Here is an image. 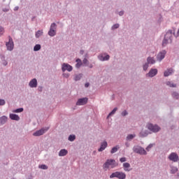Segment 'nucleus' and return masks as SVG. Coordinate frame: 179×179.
I'll return each mask as SVG.
<instances>
[{"label":"nucleus","mask_w":179,"mask_h":179,"mask_svg":"<svg viewBox=\"0 0 179 179\" xmlns=\"http://www.w3.org/2000/svg\"><path fill=\"white\" fill-rule=\"evenodd\" d=\"M118 149H120V146L119 145H116L115 147H113L112 148V150H110V153L113 155L114 153H116V152H118Z\"/></svg>","instance_id":"22"},{"label":"nucleus","mask_w":179,"mask_h":179,"mask_svg":"<svg viewBox=\"0 0 179 179\" xmlns=\"http://www.w3.org/2000/svg\"><path fill=\"white\" fill-rule=\"evenodd\" d=\"M6 101L3 99H0V106H5Z\"/></svg>","instance_id":"39"},{"label":"nucleus","mask_w":179,"mask_h":179,"mask_svg":"<svg viewBox=\"0 0 179 179\" xmlns=\"http://www.w3.org/2000/svg\"><path fill=\"white\" fill-rule=\"evenodd\" d=\"M29 86L30 87H37V80L36 78L32 79L29 82Z\"/></svg>","instance_id":"14"},{"label":"nucleus","mask_w":179,"mask_h":179,"mask_svg":"<svg viewBox=\"0 0 179 179\" xmlns=\"http://www.w3.org/2000/svg\"><path fill=\"white\" fill-rule=\"evenodd\" d=\"M82 76H83V74L76 75L74 78V80L76 81L80 80V79H82Z\"/></svg>","instance_id":"28"},{"label":"nucleus","mask_w":179,"mask_h":179,"mask_svg":"<svg viewBox=\"0 0 179 179\" xmlns=\"http://www.w3.org/2000/svg\"><path fill=\"white\" fill-rule=\"evenodd\" d=\"M43 30H38V31H36V34H35L36 38H38L41 37V35L43 34Z\"/></svg>","instance_id":"24"},{"label":"nucleus","mask_w":179,"mask_h":179,"mask_svg":"<svg viewBox=\"0 0 179 179\" xmlns=\"http://www.w3.org/2000/svg\"><path fill=\"white\" fill-rule=\"evenodd\" d=\"M156 75H157V69H152L147 74V76H149L150 78H153V76H156Z\"/></svg>","instance_id":"13"},{"label":"nucleus","mask_w":179,"mask_h":179,"mask_svg":"<svg viewBox=\"0 0 179 179\" xmlns=\"http://www.w3.org/2000/svg\"><path fill=\"white\" fill-rule=\"evenodd\" d=\"M131 167V164L128 162H125L123 164V169L124 171H131V169H129Z\"/></svg>","instance_id":"16"},{"label":"nucleus","mask_w":179,"mask_h":179,"mask_svg":"<svg viewBox=\"0 0 179 179\" xmlns=\"http://www.w3.org/2000/svg\"><path fill=\"white\" fill-rule=\"evenodd\" d=\"M8 121V117L6 116H3L0 118L1 124H5Z\"/></svg>","instance_id":"25"},{"label":"nucleus","mask_w":179,"mask_h":179,"mask_svg":"<svg viewBox=\"0 0 179 179\" xmlns=\"http://www.w3.org/2000/svg\"><path fill=\"white\" fill-rule=\"evenodd\" d=\"M3 33H5V29H3V27H0V36H2Z\"/></svg>","instance_id":"36"},{"label":"nucleus","mask_w":179,"mask_h":179,"mask_svg":"<svg viewBox=\"0 0 179 179\" xmlns=\"http://www.w3.org/2000/svg\"><path fill=\"white\" fill-rule=\"evenodd\" d=\"M168 159L171 162H173V163H177V162H178L179 160V157H178V155H177V153L171 152L168 157Z\"/></svg>","instance_id":"5"},{"label":"nucleus","mask_w":179,"mask_h":179,"mask_svg":"<svg viewBox=\"0 0 179 179\" xmlns=\"http://www.w3.org/2000/svg\"><path fill=\"white\" fill-rule=\"evenodd\" d=\"M10 120H13L15 121H19V120H20V117H19V115L16 114H10Z\"/></svg>","instance_id":"17"},{"label":"nucleus","mask_w":179,"mask_h":179,"mask_svg":"<svg viewBox=\"0 0 179 179\" xmlns=\"http://www.w3.org/2000/svg\"><path fill=\"white\" fill-rule=\"evenodd\" d=\"M173 42V31H169L165 34L164 38L162 42L163 47H166L167 44H170Z\"/></svg>","instance_id":"2"},{"label":"nucleus","mask_w":179,"mask_h":179,"mask_svg":"<svg viewBox=\"0 0 179 179\" xmlns=\"http://www.w3.org/2000/svg\"><path fill=\"white\" fill-rule=\"evenodd\" d=\"M41 49V45L40 44H37L34 48V51H40Z\"/></svg>","instance_id":"26"},{"label":"nucleus","mask_w":179,"mask_h":179,"mask_svg":"<svg viewBox=\"0 0 179 179\" xmlns=\"http://www.w3.org/2000/svg\"><path fill=\"white\" fill-rule=\"evenodd\" d=\"M173 73V69H169L164 73V76H170Z\"/></svg>","instance_id":"20"},{"label":"nucleus","mask_w":179,"mask_h":179,"mask_svg":"<svg viewBox=\"0 0 179 179\" xmlns=\"http://www.w3.org/2000/svg\"><path fill=\"white\" fill-rule=\"evenodd\" d=\"M119 15H120V16H122V15H124V12L123 11H120L119 13Z\"/></svg>","instance_id":"44"},{"label":"nucleus","mask_w":179,"mask_h":179,"mask_svg":"<svg viewBox=\"0 0 179 179\" xmlns=\"http://www.w3.org/2000/svg\"><path fill=\"white\" fill-rule=\"evenodd\" d=\"M7 64H8V63H7V62H5L4 65H7Z\"/></svg>","instance_id":"47"},{"label":"nucleus","mask_w":179,"mask_h":179,"mask_svg":"<svg viewBox=\"0 0 179 179\" xmlns=\"http://www.w3.org/2000/svg\"><path fill=\"white\" fill-rule=\"evenodd\" d=\"M118 27H120V24H115L112 27V29L114 30L115 29H118Z\"/></svg>","instance_id":"37"},{"label":"nucleus","mask_w":179,"mask_h":179,"mask_svg":"<svg viewBox=\"0 0 179 179\" xmlns=\"http://www.w3.org/2000/svg\"><path fill=\"white\" fill-rule=\"evenodd\" d=\"M6 45L8 51H12V50H13V47H14L13 40L10 36H9V41L8 43H6Z\"/></svg>","instance_id":"9"},{"label":"nucleus","mask_w":179,"mask_h":179,"mask_svg":"<svg viewBox=\"0 0 179 179\" xmlns=\"http://www.w3.org/2000/svg\"><path fill=\"white\" fill-rule=\"evenodd\" d=\"M147 61H148V64H153L156 63V60H155L153 57H150L147 59Z\"/></svg>","instance_id":"23"},{"label":"nucleus","mask_w":179,"mask_h":179,"mask_svg":"<svg viewBox=\"0 0 179 179\" xmlns=\"http://www.w3.org/2000/svg\"><path fill=\"white\" fill-rule=\"evenodd\" d=\"M75 139H76V136L75 135H70L69 136V141H70V142H73Z\"/></svg>","instance_id":"30"},{"label":"nucleus","mask_w":179,"mask_h":179,"mask_svg":"<svg viewBox=\"0 0 179 179\" xmlns=\"http://www.w3.org/2000/svg\"><path fill=\"white\" fill-rule=\"evenodd\" d=\"M83 64H87V59H83Z\"/></svg>","instance_id":"43"},{"label":"nucleus","mask_w":179,"mask_h":179,"mask_svg":"<svg viewBox=\"0 0 179 179\" xmlns=\"http://www.w3.org/2000/svg\"><path fill=\"white\" fill-rule=\"evenodd\" d=\"M39 169H42V170H47V169H48V166L45 164H42L39 166Z\"/></svg>","instance_id":"32"},{"label":"nucleus","mask_w":179,"mask_h":179,"mask_svg":"<svg viewBox=\"0 0 179 179\" xmlns=\"http://www.w3.org/2000/svg\"><path fill=\"white\" fill-rule=\"evenodd\" d=\"M148 131L144 130H142L139 134V136H141V138H145V136H148Z\"/></svg>","instance_id":"21"},{"label":"nucleus","mask_w":179,"mask_h":179,"mask_svg":"<svg viewBox=\"0 0 179 179\" xmlns=\"http://www.w3.org/2000/svg\"><path fill=\"white\" fill-rule=\"evenodd\" d=\"M90 85V84L89 83H85V86L86 87H89Z\"/></svg>","instance_id":"45"},{"label":"nucleus","mask_w":179,"mask_h":179,"mask_svg":"<svg viewBox=\"0 0 179 179\" xmlns=\"http://www.w3.org/2000/svg\"><path fill=\"white\" fill-rule=\"evenodd\" d=\"M19 9V7H15V10H17Z\"/></svg>","instance_id":"46"},{"label":"nucleus","mask_w":179,"mask_h":179,"mask_svg":"<svg viewBox=\"0 0 179 179\" xmlns=\"http://www.w3.org/2000/svg\"><path fill=\"white\" fill-rule=\"evenodd\" d=\"M100 61H108L110 59V55H107L106 57L103 55L99 56Z\"/></svg>","instance_id":"19"},{"label":"nucleus","mask_w":179,"mask_h":179,"mask_svg":"<svg viewBox=\"0 0 179 179\" xmlns=\"http://www.w3.org/2000/svg\"><path fill=\"white\" fill-rule=\"evenodd\" d=\"M117 166H118V164H117V162H115V159H108L103 164V169L106 171L108 170V169H114L115 167H117Z\"/></svg>","instance_id":"1"},{"label":"nucleus","mask_w":179,"mask_h":179,"mask_svg":"<svg viewBox=\"0 0 179 179\" xmlns=\"http://www.w3.org/2000/svg\"><path fill=\"white\" fill-rule=\"evenodd\" d=\"M167 86H169L170 87H176V85H173V83H171L170 81H168L166 83Z\"/></svg>","instance_id":"34"},{"label":"nucleus","mask_w":179,"mask_h":179,"mask_svg":"<svg viewBox=\"0 0 179 179\" xmlns=\"http://www.w3.org/2000/svg\"><path fill=\"white\" fill-rule=\"evenodd\" d=\"M133 150L135 153H138V155H146V150L142 147L135 146Z\"/></svg>","instance_id":"6"},{"label":"nucleus","mask_w":179,"mask_h":179,"mask_svg":"<svg viewBox=\"0 0 179 179\" xmlns=\"http://www.w3.org/2000/svg\"><path fill=\"white\" fill-rule=\"evenodd\" d=\"M68 155V150L63 149L61 150L59 152V156L63 157V156H66Z\"/></svg>","instance_id":"18"},{"label":"nucleus","mask_w":179,"mask_h":179,"mask_svg":"<svg viewBox=\"0 0 179 179\" xmlns=\"http://www.w3.org/2000/svg\"><path fill=\"white\" fill-rule=\"evenodd\" d=\"M126 145L128 147V143H126Z\"/></svg>","instance_id":"48"},{"label":"nucleus","mask_w":179,"mask_h":179,"mask_svg":"<svg viewBox=\"0 0 179 179\" xmlns=\"http://www.w3.org/2000/svg\"><path fill=\"white\" fill-rule=\"evenodd\" d=\"M135 136V134H129L127 136V141H131V139H134Z\"/></svg>","instance_id":"29"},{"label":"nucleus","mask_w":179,"mask_h":179,"mask_svg":"<svg viewBox=\"0 0 179 179\" xmlns=\"http://www.w3.org/2000/svg\"><path fill=\"white\" fill-rule=\"evenodd\" d=\"M147 127L150 131H152V132H159L160 131V127L156 124H148Z\"/></svg>","instance_id":"7"},{"label":"nucleus","mask_w":179,"mask_h":179,"mask_svg":"<svg viewBox=\"0 0 179 179\" xmlns=\"http://www.w3.org/2000/svg\"><path fill=\"white\" fill-rule=\"evenodd\" d=\"M153 148V144H150L147 148L146 150H149V149H152Z\"/></svg>","instance_id":"42"},{"label":"nucleus","mask_w":179,"mask_h":179,"mask_svg":"<svg viewBox=\"0 0 179 179\" xmlns=\"http://www.w3.org/2000/svg\"><path fill=\"white\" fill-rule=\"evenodd\" d=\"M107 141H103L101 145L100 148H99L98 152H103L107 148Z\"/></svg>","instance_id":"15"},{"label":"nucleus","mask_w":179,"mask_h":179,"mask_svg":"<svg viewBox=\"0 0 179 179\" xmlns=\"http://www.w3.org/2000/svg\"><path fill=\"white\" fill-rule=\"evenodd\" d=\"M48 131V128L47 129H41L40 130L36 131L33 134L34 136H41V135H44L45 132Z\"/></svg>","instance_id":"10"},{"label":"nucleus","mask_w":179,"mask_h":179,"mask_svg":"<svg viewBox=\"0 0 179 179\" xmlns=\"http://www.w3.org/2000/svg\"><path fill=\"white\" fill-rule=\"evenodd\" d=\"M172 96H173V99H179V94L177 92H173Z\"/></svg>","instance_id":"33"},{"label":"nucleus","mask_w":179,"mask_h":179,"mask_svg":"<svg viewBox=\"0 0 179 179\" xmlns=\"http://www.w3.org/2000/svg\"><path fill=\"white\" fill-rule=\"evenodd\" d=\"M166 50H162V52H160L157 56V61L160 62L164 59V57H166Z\"/></svg>","instance_id":"11"},{"label":"nucleus","mask_w":179,"mask_h":179,"mask_svg":"<svg viewBox=\"0 0 179 179\" xmlns=\"http://www.w3.org/2000/svg\"><path fill=\"white\" fill-rule=\"evenodd\" d=\"M117 108H115L108 115V117H110L111 115H114V114H115V113L117 112Z\"/></svg>","instance_id":"31"},{"label":"nucleus","mask_w":179,"mask_h":179,"mask_svg":"<svg viewBox=\"0 0 179 179\" xmlns=\"http://www.w3.org/2000/svg\"><path fill=\"white\" fill-rule=\"evenodd\" d=\"M122 117H125V115H128V112H127V110H124L122 113Z\"/></svg>","instance_id":"41"},{"label":"nucleus","mask_w":179,"mask_h":179,"mask_svg":"<svg viewBox=\"0 0 179 179\" xmlns=\"http://www.w3.org/2000/svg\"><path fill=\"white\" fill-rule=\"evenodd\" d=\"M87 98H82L79 99L76 103L77 106H85V104H87Z\"/></svg>","instance_id":"12"},{"label":"nucleus","mask_w":179,"mask_h":179,"mask_svg":"<svg viewBox=\"0 0 179 179\" xmlns=\"http://www.w3.org/2000/svg\"><path fill=\"white\" fill-rule=\"evenodd\" d=\"M48 34L50 36V37H54V36L57 34V24L52 23L51 24Z\"/></svg>","instance_id":"4"},{"label":"nucleus","mask_w":179,"mask_h":179,"mask_svg":"<svg viewBox=\"0 0 179 179\" xmlns=\"http://www.w3.org/2000/svg\"><path fill=\"white\" fill-rule=\"evenodd\" d=\"M120 162H121V163H124L125 162H127V158L126 157H122L120 159Z\"/></svg>","instance_id":"40"},{"label":"nucleus","mask_w":179,"mask_h":179,"mask_svg":"<svg viewBox=\"0 0 179 179\" xmlns=\"http://www.w3.org/2000/svg\"><path fill=\"white\" fill-rule=\"evenodd\" d=\"M110 178L126 179L127 174L122 171H116L110 176Z\"/></svg>","instance_id":"3"},{"label":"nucleus","mask_w":179,"mask_h":179,"mask_svg":"<svg viewBox=\"0 0 179 179\" xmlns=\"http://www.w3.org/2000/svg\"><path fill=\"white\" fill-rule=\"evenodd\" d=\"M77 64H76V68H80V66L82 65V61L80 59H78L76 60Z\"/></svg>","instance_id":"27"},{"label":"nucleus","mask_w":179,"mask_h":179,"mask_svg":"<svg viewBox=\"0 0 179 179\" xmlns=\"http://www.w3.org/2000/svg\"><path fill=\"white\" fill-rule=\"evenodd\" d=\"M176 171H177V169H176Z\"/></svg>","instance_id":"49"},{"label":"nucleus","mask_w":179,"mask_h":179,"mask_svg":"<svg viewBox=\"0 0 179 179\" xmlns=\"http://www.w3.org/2000/svg\"><path fill=\"white\" fill-rule=\"evenodd\" d=\"M148 68H149V64L147 63L143 66V71H147Z\"/></svg>","instance_id":"38"},{"label":"nucleus","mask_w":179,"mask_h":179,"mask_svg":"<svg viewBox=\"0 0 179 179\" xmlns=\"http://www.w3.org/2000/svg\"><path fill=\"white\" fill-rule=\"evenodd\" d=\"M23 112V108H20L13 111V113H22Z\"/></svg>","instance_id":"35"},{"label":"nucleus","mask_w":179,"mask_h":179,"mask_svg":"<svg viewBox=\"0 0 179 179\" xmlns=\"http://www.w3.org/2000/svg\"><path fill=\"white\" fill-rule=\"evenodd\" d=\"M73 69L72 68V66H71L66 63L63 64L62 66V72H65V71H68V72H72Z\"/></svg>","instance_id":"8"}]
</instances>
